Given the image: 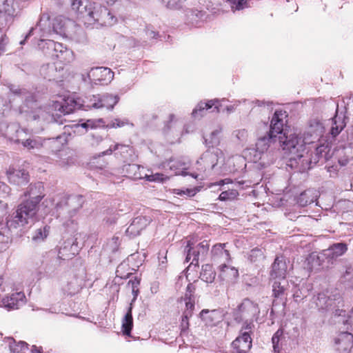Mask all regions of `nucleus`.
<instances>
[{
    "mask_svg": "<svg viewBox=\"0 0 353 353\" xmlns=\"http://www.w3.org/2000/svg\"><path fill=\"white\" fill-rule=\"evenodd\" d=\"M247 137V131L245 130H241L237 131L236 137L240 140H243Z\"/></svg>",
    "mask_w": 353,
    "mask_h": 353,
    "instance_id": "obj_63",
    "label": "nucleus"
},
{
    "mask_svg": "<svg viewBox=\"0 0 353 353\" xmlns=\"http://www.w3.org/2000/svg\"><path fill=\"white\" fill-rule=\"evenodd\" d=\"M230 180L228 179H223V180H221L218 182H216V183H211L209 187L210 188H212L213 186H220L221 187L222 185H223L224 184H226V183H230Z\"/></svg>",
    "mask_w": 353,
    "mask_h": 353,
    "instance_id": "obj_60",
    "label": "nucleus"
},
{
    "mask_svg": "<svg viewBox=\"0 0 353 353\" xmlns=\"http://www.w3.org/2000/svg\"><path fill=\"white\" fill-rule=\"evenodd\" d=\"M90 81L107 84L114 77V72L108 68L97 67L92 68L88 74Z\"/></svg>",
    "mask_w": 353,
    "mask_h": 353,
    "instance_id": "obj_13",
    "label": "nucleus"
},
{
    "mask_svg": "<svg viewBox=\"0 0 353 353\" xmlns=\"http://www.w3.org/2000/svg\"><path fill=\"white\" fill-rule=\"evenodd\" d=\"M10 90L14 94H21L26 92V90L23 89L17 88L14 85L10 86Z\"/></svg>",
    "mask_w": 353,
    "mask_h": 353,
    "instance_id": "obj_61",
    "label": "nucleus"
},
{
    "mask_svg": "<svg viewBox=\"0 0 353 353\" xmlns=\"http://www.w3.org/2000/svg\"><path fill=\"white\" fill-rule=\"evenodd\" d=\"M84 200L81 195L64 196L56 204L55 213L60 218L63 225L66 228L76 225V219L79 210L82 208Z\"/></svg>",
    "mask_w": 353,
    "mask_h": 353,
    "instance_id": "obj_3",
    "label": "nucleus"
},
{
    "mask_svg": "<svg viewBox=\"0 0 353 353\" xmlns=\"http://www.w3.org/2000/svg\"><path fill=\"white\" fill-rule=\"evenodd\" d=\"M53 108L63 114H68L79 108V103L72 97L63 98L61 101H55L53 103Z\"/></svg>",
    "mask_w": 353,
    "mask_h": 353,
    "instance_id": "obj_17",
    "label": "nucleus"
},
{
    "mask_svg": "<svg viewBox=\"0 0 353 353\" xmlns=\"http://www.w3.org/2000/svg\"><path fill=\"white\" fill-rule=\"evenodd\" d=\"M300 152L290 158L288 165L296 169L300 172L310 170L313 165L318 162L322 163L327 161L330 157V148L327 145H320L315 148L314 152Z\"/></svg>",
    "mask_w": 353,
    "mask_h": 353,
    "instance_id": "obj_2",
    "label": "nucleus"
},
{
    "mask_svg": "<svg viewBox=\"0 0 353 353\" xmlns=\"http://www.w3.org/2000/svg\"><path fill=\"white\" fill-rule=\"evenodd\" d=\"M258 304L249 299H244L234 312V319L237 323L251 322L259 314Z\"/></svg>",
    "mask_w": 353,
    "mask_h": 353,
    "instance_id": "obj_7",
    "label": "nucleus"
},
{
    "mask_svg": "<svg viewBox=\"0 0 353 353\" xmlns=\"http://www.w3.org/2000/svg\"><path fill=\"white\" fill-rule=\"evenodd\" d=\"M347 117L343 112H339L338 108L336 114L331 121L330 134L333 137H336L346 126Z\"/></svg>",
    "mask_w": 353,
    "mask_h": 353,
    "instance_id": "obj_24",
    "label": "nucleus"
},
{
    "mask_svg": "<svg viewBox=\"0 0 353 353\" xmlns=\"http://www.w3.org/2000/svg\"><path fill=\"white\" fill-rule=\"evenodd\" d=\"M81 288V280L77 278H72L65 286L63 287V291L68 295L73 296L79 292Z\"/></svg>",
    "mask_w": 353,
    "mask_h": 353,
    "instance_id": "obj_35",
    "label": "nucleus"
},
{
    "mask_svg": "<svg viewBox=\"0 0 353 353\" xmlns=\"http://www.w3.org/2000/svg\"><path fill=\"white\" fill-rule=\"evenodd\" d=\"M341 281L347 287L353 288V268L351 265L346 266L341 277Z\"/></svg>",
    "mask_w": 353,
    "mask_h": 353,
    "instance_id": "obj_42",
    "label": "nucleus"
},
{
    "mask_svg": "<svg viewBox=\"0 0 353 353\" xmlns=\"http://www.w3.org/2000/svg\"><path fill=\"white\" fill-rule=\"evenodd\" d=\"M325 259V257L321 256V253L320 254L312 253L307 258V265L310 266V269L316 268L321 265V262L323 261Z\"/></svg>",
    "mask_w": 353,
    "mask_h": 353,
    "instance_id": "obj_44",
    "label": "nucleus"
},
{
    "mask_svg": "<svg viewBox=\"0 0 353 353\" xmlns=\"http://www.w3.org/2000/svg\"><path fill=\"white\" fill-rule=\"evenodd\" d=\"M26 303V296L23 292L12 293L10 296L4 297L0 306L6 308L7 310H17Z\"/></svg>",
    "mask_w": 353,
    "mask_h": 353,
    "instance_id": "obj_15",
    "label": "nucleus"
},
{
    "mask_svg": "<svg viewBox=\"0 0 353 353\" xmlns=\"http://www.w3.org/2000/svg\"><path fill=\"white\" fill-rule=\"evenodd\" d=\"M19 9L18 1L0 0V12H3L10 17L17 15Z\"/></svg>",
    "mask_w": 353,
    "mask_h": 353,
    "instance_id": "obj_31",
    "label": "nucleus"
},
{
    "mask_svg": "<svg viewBox=\"0 0 353 353\" xmlns=\"http://www.w3.org/2000/svg\"><path fill=\"white\" fill-rule=\"evenodd\" d=\"M200 316L205 324L210 327L215 326L222 320V315L217 310H203L200 313Z\"/></svg>",
    "mask_w": 353,
    "mask_h": 353,
    "instance_id": "obj_27",
    "label": "nucleus"
},
{
    "mask_svg": "<svg viewBox=\"0 0 353 353\" xmlns=\"http://www.w3.org/2000/svg\"><path fill=\"white\" fill-rule=\"evenodd\" d=\"M279 142L281 143L283 150L292 156L303 152V148L307 144L305 141V137H299V134L294 130H285L283 135L279 136Z\"/></svg>",
    "mask_w": 353,
    "mask_h": 353,
    "instance_id": "obj_6",
    "label": "nucleus"
},
{
    "mask_svg": "<svg viewBox=\"0 0 353 353\" xmlns=\"http://www.w3.org/2000/svg\"><path fill=\"white\" fill-rule=\"evenodd\" d=\"M216 274L211 265L205 264L202 265L200 273V278L202 281L208 283H212L216 278Z\"/></svg>",
    "mask_w": 353,
    "mask_h": 353,
    "instance_id": "obj_39",
    "label": "nucleus"
},
{
    "mask_svg": "<svg viewBox=\"0 0 353 353\" xmlns=\"http://www.w3.org/2000/svg\"><path fill=\"white\" fill-rule=\"evenodd\" d=\"M305 297H306V294L303 292L302 290L299 288H295L293 294V298L296 302H300Z\"/></svg>",
    "mask_w": 353,
    "mask_h": 353,
    "instance_id": "obj_55",
    "label": "nucleus"
},
{
    "mask_svg": "<svg viewBox=\"0 0 353 353\" xmlns=\"http://www.w3.org/2000/svg\"><path fill=\"white\" fill-rule=\"evenodd\" d=\"M8 43V39L6 37H2L0 41V56L6 51V46Z\"/></svg>",
    "mask_w": 353,
    "mask_h": 353,
    "instance_id": "obj_59",
    "label": "nucleus"
},
{
    "mask_svg": "<svg viewBox=\"0 0 353 353\" xmlns=\"http://www.w3.org/2000/svg\"><path fill=\"white\" fill-rule=\"evenodd\" d=\"M119 219V214L117 213H113L112 214H110L108 216H107L105 220L107 223L108 224H114L117 222V221Z\"/></svg>",
    "mask_w": 353,
    "mask_h": 353,
    "instance_id": "obj_56",
    "label": "nucleus"
},
{
    "mask_svg": "<svg viewBox=\"0 0 353 353\" xmlns=\"http://www.w3.org/2000/svg\"><path fill=\"white\" fill-rule=\"evenodd\" d=\"M89 107L94 108H101V94L93 95L89 101V104L88 105Z\"/></svg>",
    "mask_w": 353,
    "mask_h": 353,
    "instance_id": "obj_53",
    "label": "nucleus"
},
{
    "mask_svg": "<svg viewBox=\"0 0 353 353\" xmlns=\"http://www.w3.org/2000/svg\"><path fill=\"white\" fill-rule=\"evenodd\" d=\"M324 132L325 128L319 120L316 119L310 120L303 134L305 143L308 144L315 143L323 135Z\"/></svg>",
    "mask_w": 353,
    "mask_h": 353,
    "instance_id": "obj_12",
    "label": "nucleus"
},
{
    "mask_svg": "<svg viewBox=\"0 0 353 353\" xmlns=\"http://www.w3.org/2000/svg\"><path fill=\"white\" fill-rule=\"evenodd\" d=\"M219 270V276L221 278V279L228 282H235V281L239 277V271L234 267L223 264L220 266Z\"/></svg>",
    "mask_w": 353,
    "mask_h": 353,
    "instance_id": "obj_32",
    "label": "nucleus"
},
{
    "mask_svg": "<svg viewBox=\"0 0 353 353\" xmlns=\"http://www.w3.org/2000/svg\"><path fill=\"white\" fill-rule=\"evenodd\" d=\"M116 154H119L123 158H127L131 155L132 152V148L128 145H124L121 143H116L114 145L110 146V148L104 152H102L100 156L110 155L113 152H116Z\"/></svg>",
    "mask_w": 353,
    "mask_h": 353,
    "instance_id": "obj_30",
    "label": "nucleus"
},
{
    "mask_svg": "<svg viewBox=\"0 0 353 353\" xmlns=\"http://www.w3.org/2000/svg\"><path fill=\"white\" fill-rule=\"evenodd\" d=\"M336 348L340 352H347L353 347V335L347 332L340 333L335 339Z\"/></svg>",
    "mask_w": 353,
    "mask_h": 353,
    "instance_id": "obj_25",
    "label": "nucleus"
},
{
    "mask_svg": "<svg viewBox=\"0 0 353 353\" xmlns=\"http://www.w3.org/2000/svg\"><path fill=\"white\" fill-rule=\"evenodd\" d=\"M195 291L196 287L194 283H189L186 288V292L183 297L185 304V309L184 312H188V314H190L191 316L193 314L195 305Z\"/></svg>",
    "mask_w": 353,
    "mask_h": 353,
    "instance_id": "obj_28",
    "label": "nucleus"
},
{
    "mask_svg": "<svg viewBox=\"0 0 353 353\" xmlns=\"http://www.w3.org/2000/svg\"><path fill=\"white\" fill-rule=\"evenodd\" d=\"M166 252H159V261L161 264H165L167 262Z\"/></svg>",
    "mask_w": 353,
    "mask_h": 353,
    "instance_id": "obj_64",
    "label": "nucleus"
},
{
    "mask_svg": "<svg viewBox=\"0 0 353 353\" xmlns=\"http://www.w3.org/2000/svg\"><path fill=\"white\" fill-rule=\"evenodd\" d=\"M109 125L111 128H121L126 125H131L133 126V124L130 123L128 119H123L121 120L119 118L112 119Z\"/></svg>",
    "mask_w": 353,
    "mask_h": 353,
    "instance_id": "obj_50",
    "label": "nucleus"
},
{
    "mask_svg": "<svg viewBox=\"0 0 353 353\" xmlns=\"http://www.w3.org/2000/svg\"><path fill=\"white\" fill-rule=\"evenodd\" d=\"M11 350L12 353H26L28 350V344L24 341H19V343Z\"/></svg>",
    "mask_w": 353,
    "mask_h": 353,
    "instance_id": "obj_52",
    "label": "nucleus"
},
{
    "mask_svg": "<svg viewBox=\"0 0 353 353\" xmlns=\"http://www.w3.org/2000/svg\"><path fill=\"white\" fill-rule=\"evenodd\" d=\"M283 339V331L282 329H279L273 335L272 342L273 345L274 352L279 353L281 349L280 342H282Z\"/></svg>",
    "mask_w": 353,
    "mask_h": 353,
    "instance_id": "obj_45",
    "label": "nucleus"
},
{
    "mask_svg": "<svg viewBox=\"0 0 353 353\" xmlns=\"http://www.w3.org/2000/svg\"><path fill=\"white\" fill-rule=\"evenodd\" d=\"M119 97L109 93L101 94V108H106L112 110L114 106L119 102Z\"/></svg>",
    "mask_w": 353,
    "mask_h": 353,
    "instance_id": "obj_40",
    "label": "nucleus"
},
{
    "mask_svg": "<svg viewBox=\"0 0 353 353\" xmlns=\"http://www.w3.org/2000/svg\"><path fill=\"white\" fill-rule=\"evenodd\" d=\"M37 212L23 202L6 217V225L10 230L21 229L35 219Z\"/></svg>",
    "mask_w": 353,
    "mask_h": 353,
    "instance_id": "obj_4",
    "label": "nucleus"
},
{
    "mask_svg": "<svg viewBox=\"0 0 353 353\" xmlns=\"http://www.w3.org/2000/svg\"><path fill=\"white\" fill-rule=\"evenodd\" d=\"M233 10H240L248 6L246 0H226Z\"/></svg>",
    "mask_w": 353,
    "mask_h": 353,
    "instance_id": "obj_47",
    "label": "nucleus"
},
{
    "mask_svg": "<svg viewBox=\"0 0 353 353\" xmlns=\"http://www.w3.org/2000/svg\"><path fill=\"white\" fill-rule=\"evenodd\" d=\"M81 125V127H83V128H85V129H88L89 128H93L95 127L94 121H92V120H88L86 122L83 123Z\"/></svg>",
    "mask_w": 353,
    "mask_h": 353,
    "instance_id": "obj_62",
    "label": "nucleus"
},
{
    "mask_svg": "<svg viewBox=\"0 0 353 353\" xmlns=\"http://www.w3.org/2000/svg\"><path fill=\"white\" fill-rule=\"evenodd\" d=\"M286 116L285 115V112H283L282 111L276 110L274 112L271 120L270 130L268 133V136L263 137L258 140V142L256 143V146L258 148L259 145H263L264 148L263 150H266L268 147V145H267L268 141L276 138L277 135H283L285 130H289L288 129H284L283 128V119Z\"/></svg>",
    "mask_w": 353,
    "mask_h": 353,
    "instance_id": "obj_8",
    "label": "nucleus"
},
{
    "mask_svg": "<svg viewBox=\"0 0 353 353\" xmlns=\"http://www.w3.org/2000/svg\"><path fill=\"white\" fill-rule=\"evenodd\" d=\"M263 252L261 249L254 248L252 249L249 254L248 259L251 262H256L259 260L263 259Z\"/></svg>",
    "mask_w": 353,
    "mask_h": 353,
    "instance_id": "obj_48",
    "label": "nucleus"
},
{
    "mask_svg": "<svg viewBox=\"0 0 353 353\" xmlns=\"http://www.w3.org/2000/svg\"><path fill=\"white\" fill-rule=\"evenodd\" d=\"M315 303L319 310H333L336 306V303L339 304L341 302L340 296L332 299L327 296L324 293H319L316 298H315Z\"/></svg>",
    "mask_w": 353,
    "mask_h": 353,
    "instance_id": "obj_22",
    "label": "nucleus"
},
{
    "mask_svg": "<svg viewBox=\"0 0 353 353\" xmlns=\"http://www.w3.org/2000/svg\"><path fill=\"white\" fill-rule=\"evenodd\" d=\"M70 5L72 10L85 24L112 26L117 21V17L106 7L89 0H71Z\"/></svg>",
    "mask_w": 353,
    "mask_h": 353,
    "instance_id": "obj_1",
    "label": "nucleus"
},
{
    "mask_svg": "<svg viewBox=\"0 0 353 353\" xmlns=\"http://www.w3.org/2000/svg\"><path fill=\"white\" fill-rule=\"evenodd\" d=\"M38 45L46 55L63 64L70 63L74 60L73 52L61 43L41 39Z\"/></svg>",
    "mask_w": 353,
    "mask_h": 353,
    "instance_id": "obj_5",
    "label": "nucleus"
},
{
    "mask_svg": "<svg viewBox=\"0 0 353 353\" xmlns=\"http://www.w3.org/2000/svg\"><path fill=\"white\" fill-rule=\"evenodd\" d=\"M191 317L190 314H188V312H183L182 319L181 322V330L182 332L188 330L189 327V319Z\"/></svg>",
    "mask_w": 353,
    "mask_h": 353,
    "instance_id": "obj_51",
    "label": "nucleus"
},
{
    "mask_svg": "<svg viewBox=\"0 0 353 353\" xmlns=\"http://www.w3.org/2000/svg\"><path fill=\"white\" fill-rule=\"evenodd\" d=\"M173 193L180 196H186L188 197H192L194 196L196 193V189L192 188H187L185 190L181 189H174Z\"/></svg>",
    "mask_w": 353,
    "mask_h": 353,
    "instance_id": "obj_49",
    "label": "nucleus"
},
{
    "mask_svg": "<svg viewBox=\"0 0 353 353\" xmlns=\"http://www.w3.org/2000/svg\"><path fill=\"white\" fill-rule=\"evenodd\" d=\"M119 238L114 237L112 238L108 243H107V248L108 249L110 250L111 252H114L118 250L119 248Z\"/></svg>",
    "mask_w": 353,
    "mask_h": 353,
    "instance_id": "obj_54",
    "label": "nucleus"
},
{
    "mask_svg": "<svg viewBox=\"0 0 353 353\" xmlns=\"http://www.w3.org/2000/svg\"><path fill=\"white\" fill-rule=\"evenodd\" d=\"M151 222V218L146 216H139L134 218L125 230L126 235L134 238L140 234Z\"/></svg>",
    "mask_w": 353,
    "mask_h": 353,
    "instance_id": "obj_14",
    "label": "nucleus"
},
{
    "mask_svg": "<svg viewBox=\"0 0 353 353\" xmlns=\"http://www.w3.org/2000/svg\"><path fill=\"white\" fill-rule=\"evenodd\" d=\"M220 106L219 100L218 99L210 100L205 103L201 101L193 110L192 114L194 118L202 117L205 111L210 109H212V112L218 113L220 112Z\"/></svg>",
    "mask_w": 353,
    "mask_h": 353,
    "instance_id": "obj_20",
    "label": "nucleus"
},
{
    "mask_svg": "<svg viewBox=\"0 0 353 353\" xmlns=\"http://www.w3.org/2000/svg\"><path fill=\"white\" fill-rule=\"evenodd\" d=\"M140 284V279L135 277L134 279H131L128 283V286L130 287L132 289L139 288V285Z\"/></svg>",
    "mask_w": 353,
    "mask_h": 353,
    "instance_id": "obj_58",
    "label": "nucleus"
},
{
    "mask_svg": "<svg viewBox=\"0 0 353 353\" xmlns=\"http://www.w3.org/2000/svg\"><path fill=\"white\" fill-rule=\"evenodd\" d=\"M132 293L133 294V299L131 301V303L130 304V307L128 308V310L125 315V317L122 322V331L123 334L127 336H130L131 330L133 326V320H132V305L134 302L136 301L137 296L139 293V288L132 289Z\"/></svg>",
    "mask_w": 353,
    "mask_h": 353,
    "instance_id": "obj_21",
    "label": "nucleus"
},
{
    "mask_svg": "<svg viewBox=\"0 0 353 353\" xmlns=\"http://www.w3.org/2000/svg\"><path fill=\"white\" fill-rule=\"evenodd\" d=\"M287 263L283 257L277 256L271 266L270 276L272 279H285L287 274Z\"/></svg>",
    "mask_w": 353,
    "mask_h": 353,
    "instance_id": "obj_19",
    "label": "nucleus"
},
{
    "mask_svg": "<svg viewBox=\"0 0 353 353\" xmlns=\"http://www.w3.org/2000/svg\"><path fill=\"white\" fill-rule=\"evenodd\" d=\"M10 192V187L5 183L0 181V194L8 195Z\"/></svg>",
    "mask_w": 353,
    "mask_h": 353,
    "instance_id": "obj_57",
    "label": "nucleus"
},
{
    "mask_svg": "<svg viewBox=\"0 0 353 353\" xmlns=\"http://www.w3.org/2000/svg\"><path fill=\"white\" fill-rule=\"evenodd\" d=\"M288 282L285 279L275 281L272 284V295L276 299H285L288 290Z\"/></svg>",
    "mask_w": 353,
    "mask_h": 353,
    "instance_id": "obj_29",
    "label": "nucleus"
},
{
    "mask_svg": "<svg viewBox=\"0 0 353 353\" xmlns=\"http://www.w3.org/2000/svg\"><path fill=\"white\" fill-rule=\"evenodd\" d=\"M78 252L77 245L73 241H67L64 243L63 246H61L59 250L61 257L72 258Z\"/></svg>",
    "mask_w": 353,
    "mask_h": 353,
    "instance_id": "obj_36",
    "label": "nucleus"
},
{
    "mask_svg": "<svg viewBox=\"0 0 353 353\" xmlns=\"http://www.w3.org/2000/svg\"><path fill=\"white\" fill-rule=\"evenodd\" d=\"M73 25V22L62 17H57L52 22V31L60 35L68 32L69 26Z\"/></svg>",
    "mask_w": 353,
    "mask_h": 353,
    "instance_id": "obj_33",
    "label": "nucleus"
},
{
    "mask_svg": "<svg viewBox=\"0 0 353 353\" xmlns=\"http://www.w3.org/2000/svg\"><path fill=\"white\" fill-rule=\"evenodd\" d=\"M219 150L216 151H206L201 157L200 159L197 161V163L203 165L205 170H212L218 163L219 159Z\"/></svg>",
    "mask_w": 353,
    "mask_h": 353,
    "instance_id": "obj_26",
    "label": "nucleus"
},
{
    "mask_svg": "<svg viewBox=\"0 0 353 353\" xmlns=\"http://www.w3.org/2000/svg\"><path fill=\"white\" fill-rule=\"evenodd\" d=\"M23 196L27 199L23 201V203L29 207L34 208V210L38 212L39 203L45 196L44 187L40 182L30 184L24 192Z\"/></svg>",
    "mask_w": 353,
    "mask_h": 353,
    "instance_id": "obj_10",
    "label": "nucleus"
},
{
    "mask_svg": "<svg viewBox=\"0 0 353 353\" xmlns=\"http://www.w3.org/2000/svg\"><path fill=\"white\" fill-rule=\"evenodd\" d=\"M316 195L315 191L313 190H307L302 193L297 198V203L304 207L309 204L312 203L316 199Z\"/></svg>",
    "mask_w": 353,
    "mask_h": 353,
    "instance_id": "obj_37",
    "label": "nucleus"
},
{
    "mask_svg": "<svg viewBox=\"0 0 353 353\" xmlns=\"http://www.w3.org/2000/svg\"><path fill=\"white\" fill-rule=\"evenodd\" d=\"M239 192L235 189L223 190L218 198L221 201H232L237 199Z\"/></svg>",
    "mask_w": 353,
    "mask_h": 353,
    "instance_id": "obj_43",
    "label": "nucleus"
},
{
    "mask_svg": "<svg viewBox=\"0 0 353 353\" xmlns=\"http://www.w3.org/2000/svg\"><path fill=\"white\" fill-rule=\"evenodd\" d=\"M210 244L208 241H203L196 245H193L190 241H188L186 247L188 250L185 261L189 262L192 257L191 264L198 265L199 258H204L205 256L208 252Z\"/></svg>",
    "mask_w": 353,
    "mask_h": 353,
    "instance_id": "obj_11",
    "label": "nucleus"
},
{
    "mask_svg": "<svg viewBox=\"0 0 353 353\" xmlns=\"http://www.w3.org/2000/svg\"><path fill=\"white\" fill-rule=\"evenodd\" d=\"M347 250V245L344 243H334L329 247V248L324 250L321 252V256L325 257L327 262H332L338 257L342 256Z\"/></svg>",
    "mask_w": 353,
    "mask_h": 353,
    "instance_id": "obj_18",
    "label": "nucleus"
},
{
    "mask_svg": "<svg viewBox=\"0 0 353 353\" xmlns=\"http://www.w3.org/2000/svg\"><path fill=\"white\" fill-rule=\"evenodd\" d=\"M10 130H14L16 132L15 136L10 137L11 141L17 143H21L23 147L28 149L38 148L41 145V144L35 139H25L23 136L27 134L25 130L17 128L16 126H12L8 128V133H9Z\"/></svg>",
    "mask_w": 353,
    "mask_h": 353,
    "instance_id": "obj_16",
    "label": "nucleus"
},
{
    "mask_svg": "<svg viewBox=\"0 0 353 353\" xmlns=\"http://www.w3.org/2000/svg\"><path fill=\"white\" fill-rule=\"evenodd\" d=\"M6 174L9 182L14 185H23L29 181V174L24 170L9 168L6 172Z\"/></svg>",
    "mask_w": 353,
    "mask_h": 353,
    "instance_id": "obj_23",
    "label": "nucleus"
},
{
    "mask_svg": "<svg viewBox=\"0 0 353 353\" xmlns=\"http://www.w3.org/2000/svg\"><path fill=\"white\" fill-rule=\"evenodd\" d=\"M50 227L45 225L39 228H37L32 236V239L34 242L43 241L49 235Z\"/></svg>",
    "mask_w": 353,
    "mask_h": 353,
    "instance_id": "obj_41",
    "label": "nucleus"
},
{
    "mask_svg": "<svg viewBox=\"0 0 353 353\" xmlns=\"http://www.w3.org/2000/svg\"><path fill=\"white\" fill-rule=\"evenodd\" d=\"M254 325L251 322L243 323L240 335L232 342V353H248L252 347V330Z\"/></svg>",
    "mask_w": 353,
    "mask_h": 353,
    "instance_id": "obj_9",
    "label": "nucleus"
},
{
    "mask_svg": "<svg viewBox=\"0 0 353 353\" xmlns=\"http://www.w3.org/2000/svg\"><path fill=\"white\" fill-rule=\"evenodd\" d=\"M181 125L182 123L175 119L174 114H170L169 121L165 123L163 128V132L165 133H168L172 128L176 129L181 127Z\"/></svg>",
    "mask_w": 353,
    "mask_h": 353,
    "instance_id": "obj_46",
    "label": "nucleus"
},
{
    "mask_svg": "<svg viewBox=\"0 0 353 353\" xmlns=\"http://www.w3.org/2000/svg\"><path fill=\"white\" fill-rule=\"evenodd\" d=\"M49 21H48V17L46 19V20H43V18L41 19V20L39 21V22L37 23V25L36 26L35 28H32L30 29V30L29 31L28 34L26 36V38L24 40L21 41L20 42V43L21 45L24 44L25 43V41L29 37H30L32 34H33V32L34 31H37L38 30H39L41 32V34L40 35L41 37H46V34H48V33H50L51 32V30L50 29H46L45 28V27L46 26L47 24H49Z\"/></svg>",
    "mask_w": 353,
    "mask_h": 353,
    "instance_id": "obj_38",
    "label": "nucleus"
},
{
    "mask_svg": "<svg viewBox=\"0 0 353 353\" xmlns=\"http://www.w3.org/2000/svg\"><path fill=\"white\" fill-rule=\"evenodd\" d=\"M225 243H217L212 247L211 253L214 260L221 259L224 262L230 261V252L225 249Z\"/></svg>",
    "mask_w": 353,
    "mask_h": 353,
    "instance_id": "obj_34",
    "label": "nucleus"
}]
</instances>
